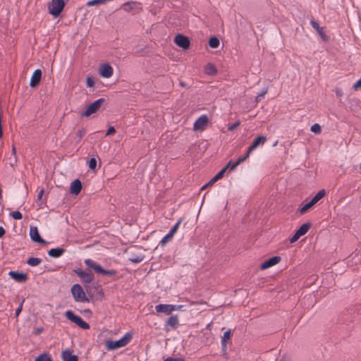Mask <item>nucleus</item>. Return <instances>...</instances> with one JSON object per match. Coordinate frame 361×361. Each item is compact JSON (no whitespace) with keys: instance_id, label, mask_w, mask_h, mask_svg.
<instances>
[{"instance_id":"c85d7f7f","label":"nucleus","mask_w":361,"mask_h":361,"mask_svg":"<svg viewBox=\"0 0 361 361\" xmlns=\"http://www.w3.org/2000/svg\"><path fill=\"white\" fill-rule=\"evenodd\" d=\"M231 161H230L228 164L226 165V167H224V169H222L216 175H215V177L216 178H217L218 180L221 178L222 176H224V173L226 172V169L228 168H231Z\"/></svg>"},{"instance_id":"f704fd0d","label":"nucleus","mask_w":361,"mask_h":361,"mask_svg":"<svg viewBox=\"0 0 361 361\" xmlns=\"http://www.w3.org/2000/svg\"><path fill=\"white\" fill-rule=\"evenodd\" d=\"M11 156L14 157V161H11L9 164L11 166H13L17 163V156H16V148L14 146H13V148H12Z\"/></svg>"},{"instance_id":"cd10ccee","label":"nucleus","mask_w":361,"mask_h":361,"mask_svg":"<svg viewBox=\"0 0 361 361\" xmlns=\"http://www.w3.org/2000/svg\"><path fill=\"white\" fill-rule=\"evenodd\" d=\"M231 337V330H228L224 332L223 337L221 338V344L227 343L228 341L230 340Z\"/></svg>"},{"instance_id":"1a4fd4ad","label":"nucleus","mask_w":361,"mask_h":361,"mask_svg":"<svg viewBox=\"0 0 361 361\" xmlns=\"http://www.w3.org/2000/svg\"><path fill=\"white\" fill-rule=\"evenodd\" d=\"M174 42L177 46L185 50L188 49L190 44L188 37L180 34L176 36Z\"/></svg>"},{"instance_id":"473e14b6","label":"nucleus","mask_w":361,"mask_h":361,"mask_svg":"<svg viewBox=\"0 0 361 361\" xmlns=\"http://www.w3.org/2000/svg\"><path fill=\"white\" fill-rule=\"evenodd\" d=\"M310 130L312 132L319 134L321 133V126L318 123H315L311 126Z\"/></svg>"},{"instance_id":"aec40b11","label":"nucleus","mask_w":361,"mask_h":361,"mask_svg":"<svg viewBox=\"0 0 361 361\" xmlns=\"http://www.w3.org/2000/svg\"><path fill=\"white\" fill-rule=\"evenodd\" d=\"M65 252V250L61 247L52 248L49 250L48 255L54 258L61 257Z\"/></svg>"},{"instance_id":"7c9ffc66","label":"nucleus","mask_w":361,"mask_h":361,"mask_svg":"<svg viewBox=\"0 0 361 361\" xmlns=\"http://www.w3.org/2000/svg\"><path fill=\"white\" fill-rule=\"evenodd\" d=\"M35 361H52L47 354H42L39 355Z\"/></svg>"},{"instance_id":"bf43d9fd","label":"nucleus","mask_w":361,"mask_h":361,"mask_svg":"<svg viewBox=\"0 0 361 361\" xmlns=\"http://www.w3.org/2000/svg\"><path fill=\"white\" fill-rule=\"evenodd\" d=\"M42 203H39V208H41V207H42Z\"/></svg>"},{"instance_id":"49530a36","label":"nucleus","mask_w":361,"mask_h":361,"mask_svg":"<svg viewBox=\"0 0 361 361\" xmlns=\"http://www.w3.org/2000/svg\"><path fill=\"white\" fill-rule=\"evenodd\" d=\"M142 259H143V257H135V258L130 259V260L132 262H134V263H139V262H142Z\"/></svg>"},{"instance_id":"dca6fc26","label":"nucleus","mask_w":361,"mask_h":361,"mask_svg":"<svg viewBox=\"0 0 361 361\" xmlns=\"http://www.w3.org/2000/svg\"><path fill=\"white\" fill-rule=\"evenodd\" d=\"M267 140V137L264 135L259 136L255 138L252 145L248 147L250 152H252L257 149L259 146L263 145Z\"/></svg>"},{"instance_id":"f257e3e1","label":"nucleus","mask_w":361,"mask_h":361,"mask_svg":"<svg viewBox=\"0 0 361 361\" xmlns=\"http://www.w3.org/2000/svg\"><path fill=\"white\" fill-rule=\"evenodd\" d=\"M131 338L132 335L130 333H127L118 341H108L105 343L106 348L108 350H114L124 347L128 344Z\"/></svg>"},{"instance_id":"e433bc0d","label":"nucleus","mask_w":361,"mask_h":361,"mask_svg":"<svg viewBox=\"0 0 361 361\" xmlns=\"http://www.w3.org/2000/svg\"><path fill=\"white\" fill-rule=\"evenodd\" d=\"M97 166V160L95 158H91L89 161V168L92 170H95Z\"/></svg>"},{"instance_id":"412c9836","label":"nucleus","mask_w":361,"mask_h":361,"mask_svg":"<svg viewBox=\"0 0 361 361\" xmlns=\"http://www.w3.org/2000/svg\"><path fill=\"white\" fill-rule=\"evenodd\" d=\"M178 317L177 315H173L169 318L166 325L170 326L171 329H176L178 326Z\"/></svg>"},{"instance_id":"c03bdc74","label":"nucleus","mask_w":361,"mask_h":361,"mask_svg":"<svg viewBox=\"0 0 361 361\" xmlns=\"http://www.w3.org/2000/svg\"><path fill=\"white\" fill-rule=\"evenodd\" d=\"M24 300L22 301V302L20 304L16 310V316L18 317L19 314L21 312L23 309V305Z\"/></svg>"},{"instance_id":"72a5a7b5","label":"nucleus","mask_w":361,"mask_h":361,"mask_svg":"<svg viewBox=\"0 0 361 361\" xmlns=\"http://www.w3.org/2000/svg\"><path fill=\"white\" fill-rule=\"evenodd\" d=\"M87 6L102 5V0H90L86 3Z\"/></svg>"},{"instance_id":"a18cd8bd","label":"nucleus","mask_w":361,"mask_h":361,"mask_svg":"<svg viewBox=\"0 0 361 361\" xmlns=\"http://www.w3.org/2000/svg\"><path fill=\"white\" fill-rule=\"evenodd\" d=\"M183 305H172L173 312L182 310Z\"/></svg>"},{"instance_id":"c756f323","label":"nucleus","mask_w":361,"mask_h":361,"mask_svg":"<svg viewBox=\"0 0 361 361\" xmlns=\"http://www.w3.org/2000/svg\"><path fill=\"white\" fill-rule=\"evenodd\" d=\"M173 234H172L171 232H169L168 234H166L163 238L162 240H161V244L162 245H165L166 243H167L169 241H170L172 238L173 237Z\"/></svg>"},{"instance_id":"8fccbe9b","label":"nucleus","mask_w":361,"mask_h":361,"mask_svg":"<svg viewBox=\"0 0 361 361\" xmlns=\"http://www.w3.org/2000/svg\"><path fill=\"white\" fill-rule=\"evenodd\" d=\"M44 189L40 190H39V192H38V195H37V200H38L39 202H40V201H41V200H42V196H43V195H44Z\"/></svg>"},{"instance_id":"13d9d810","label":"nucleus","mask_w":361,"mask_h":361,"mask_svg":"<svg viewBox=\"0 0 361 361\" xmlns=\"http://www.w3.org/2000/svg\"><path fill=\"white\" fill-rule=\"evenodd\" d=\"M212 180L214 181V183H215L216 180H218V179L216 178L215 176Z\"/></svg>"},{"instance_id":"4be33fe9","label":"nucleus","mask_w":361,"mask_h":361,"mask_svg":"<svg viewBox=\"0 0 361 361\" xmlns=\"http://www.w3.org/2000/svg\"><path fill=\"white\" fill-rule=\"evenodd\" d=\"M251 152H250V151H249V149H247V153L245 154V156H243V157H239V158L237 159V161H236L235 162H234V163H233V162L231 161V170L235 169L238 165H239L240 163L243 162V161H244L247 158H248V157H249V156H250V153H251Z\"/></svg>"},{"instance_id":"7ed1b4c3","label":"nucleus","mask_w":361,"mask_h":361,"mask_svg":"<svg viewBox=\"0 0 361 361\" xmlns=\"http://www.w3.org/2000/svg\"><path fill=\"white\" fill-rule=\"evenodd\" d=\"M84 262L87 267L92 268L94 271L102 275L113 276L116 274V271L113 269H104L98 263L91 259H86Z\"/></svg>"},{"instance_id":"ddd939ff","label":"nucleus","mask_w":361,"mask_h":361,"mask_svg":"<svg viewBox=\"0 0 361 361\" xmlns=\"http://www.w3.org/2000/svg\"><path fill=\"white\" fill-rule=\"evenodd\" d=\"M30 236L32 240L34 242L39 243H46L45 240L41 238L37 227H30Z\"/></svg>"},{"instance_id":"5701e85b","label":"nucleus","mask_w":361,"mask_h":361,"mask_svg":"<svg viewBox=\"0 0 361 361\" xmlns=\"http://www.w3.org/2000/svg\"><path fill=\"white\" fill-rule=\"evenodd\" d=\"M205 73L209 75H214L216 73L217 71L214 64L209 63L206 65L204 68Z\"/></svg>"},{"instance_id":"6e6d98bb","label":"nucleus","mask_w":361,"mask_h":361,"mask_svg":"<svg viewBox=\"0 0 361 361\" xmlns=\"http://www.w3.org/2000/svg\"><path fill=\"white\" fill-rule=\"evenodd\" d=\"M2 137V126H0V138Z\"/></svg>"},{"instance_id":"b1692460","label":"nucleus","mask_w":361,"mask_h":361,"mask_svg":"<svg viewBox=\"0 0 361 361\" xmlns=\"http://www.w3.org/2000/svg\"><path fill=\"white\" fill-rule=\"evenodd\" d=\"M310 227V225L309 224H304L296 231L295 233L300 237H301L307 233Z\"/></svg>"},{"instance_id":"58836bf2","label":"nucleus","mask_w":361,"mask_h":361,"mask_svg":"<svg viewBox=\"0 0 361 361\" xmlns=\"http://www.w3.org/2000/svg\"><path fill=\"white\" fill-rule=\"evenodd\" d=\"M181 224V219L178 220L176 224L173 226V228L171 229L169 232H171L172 234L175 235V233L177 232V230Z\"/></svg>"},{"instance_id":"393cba45","label":"nucleus","mask_w":361,"mask_h":361,"mask_svg":"<svg viewBox=\"0 0 361 361\" xmlns=\"http://www.w3.org/2000/svg\"><path fill=\"white\" fill-rule=\"evenodd\" d=\"M42 262V259L38 257H30L27 259V263L31 267H36Z\"/></svg>"},{"instance_id":"bb28decb","label":"nucleus","mask_w":361,"mask_h":361,"mask_svg":"<svg viewBox=\"0 0 361 361\" xmlns=\"http://www.w3.org/2000/svg\"><path fill=\"white\" fill-rule=\"evenodd\" d=\"M209 45L212 48H217L219 46V40L217 37H212L209 41Z\"/></svg>"},{"instance_id":"20e7f679","label":"nucleus","mask_w":361,"mask_h":361,"mask_svg":"<svg viewBox=\"0 0 361 361\" xmlns=\"http://www.w3.org/2000/svg\"><path fill=\"white\" fill-rule=\"evenodd\" d=\"M65 6L63 0H51L48 5L49 13L54 17H58Z\"/></svg>"},{"instance_id":"2eb2a0df","label":"nucleus","mask_w":361,"mask_h":361,"mask_svg":"<svg viewBox=\"0 0 361 361\" xmlns=\"http://www.w3.org/2000/svg\"><path fill=\"white\" fill-rule=\"evenodd\" d=\"M8 275L16 281L19 283H24L26 281L27 276L23 273H19L17 271H11Z\"/></svg>"},{"instance_id":"603ef678","label":"nucleus","mask_w":361,"mask_h":361,"mask_svg":"<svg viewBox=\"0 0 361 361\" xmlns=\"http://www.w3.org/2000/svg\"><path fill=\"white\" fill-rule=\"evenodd\" d=\"M214 181L212 180H211L207 184L203 185L201 188V190H204V188H206V187H207L208 185H211L212 184H214Z\"/></svg>"},{"instance_id":"864d4df0","label":"nucleus","mask_w":361,"mask_h":361,"mask_svg":"<svg viewBox=\"0 0 361 361\" xmlns=\"http://www.w3.org/2000/svg\"><path fill=\"white\" fill-rule=\"evenodd\" d=\"M5 234V230L3 227L0 226V238Z\"/></svg>"},{"instance_id":"c9c22d12","label":"nucleus","mask_w":361,"mask_h":361,"mask_svg":"<svg viewBox=\"0 0 361 361\" xmlns=\"http://www.w3.org/2000/svg\"><path fill=\"white\" fill-rule=\"evenodd\" d=\"M10 215L16 220H20L22 219V214L19 211H14L10 214Z\"/></svg>"},{"instance_id":"4468645a","label":"nucleus","mask_w":361,"mask_h":361,"mask_svg":"<svg viewBox=\"0 0 361 361\" xmlns=\"http://www.w3.org/2000/svg\"><path fill=\"white\" fill-rule=\"evenodd\" d=\"M42 78V71L39 69H37L32 73V75L30 79V86L31 87H35L39 83Z\"/></svg>"},{"instance_id":"0eeeda50","label":"nucleus","mask_w":361,"mask_h":361,"mask_svg":"<svg viewBox=\"0 0 361 361\" xmlns=\"http://www.w3.org/2000/svg\"><path fill=\"white\" fill-rule=\"evenodd\" d=\"M104 102L103 99H99L92 104H90L87 109L82 113L81 116L85 117H89L92 114L96 113L101 106V104Z\"/></svg>"},{"instance_id":"39448f33","label":"nucleus","mask_w":361,"mask_h":361,"mask_svg":"<svg viewBox=\"0 0 361 361\" xmlns=\"http://www.w3.org/2000/svg\"><path fill=\"white\" fill-rule=\"evenodd\" d=\"M65 315L68 319L72 322H74L82 329H90L89 324L85 322L80 317L75 315L71 310H67L65 313Z\"/></svg>"},{"instance_id":"6e6552de","label":"nucleus","mask_w":361,"mask_h":361,"mask_svg":"<svg viewBox=\"0 0 361 361\" xmlns=\"http://www.w3.org/2000/svg\"><path fill=\"white\" fill-rule=\"evenodd\" d=\"M75 272L85 283H90L94 279V275L90 270L83 271L80 269H78L75 270Z\"/></svg>"},{"instance_id":"37998d69","label":"nucleus","mask_w":361,"mask_h":361,"mask_svg":"<svg viewBox=\"0 0 361 361\" xmlns=\"http://www.w3.org/2000/svg\"><path fill=\"white\" fill-rule=\"evenodd\" d=\"M300 237L295 233V234L290 238V243H295Z\"/></svg>"},{"instance_id":"4d7b16f0","label":"nucleus","mask_w":361,"mask_h":361,"mask_svg":"<svg viewBox=\"0 0 361 361\" xmlns=\"http://www.w3.org/2000/svg\"><path fill=\"white\" fill-rule=\"evenodd\" d=\"M9 161H10V162H11V161H14V157H12V156H11V157L9 158Z\"/></svg>"},{"instance_id":"ea45409f","label":"nucleus","mask_w":361,"mask_h":361,"mask_svg":"<svg viewBox=\"0 0 361 361\" xmlns=\"http://www.w3.org/2000/svg\"><path fill=\"white\" fill-rule=\"evenodd\" d=\"M87 86L92 87L94 85V80L92 77H87L86 80Z\"/></svg>"},{"instance_id":"f3484780","label":"nucleus","mask_w":361,"mask_h":361,"mask_svg":"<svg viewBox=\"0 0 361 361\" xmlns=\"http://www.w3.org/2000/svg\"><path fill=\"white\" fill-rule=\"evenodd\" d=\"M157 312H162L166 314H170L173 312L172 305L159 304L155 306Z\"/></svg>"},{"instance_id":"423d86ee","label":"nucleus","mask_w":361,"mask_h":361,"mask_svg":"<svg viewBox=\"0 0 361 361\" xmlns=\"http://www.w3.org/2000/svg\"><path fill=\"white\" fill-rule=\"evenodd\" d=\"M325 190H321L319 191L312 199L307 203H306L303 207H302L300 209V214L305 213L307 210H309L312 207H313L317 202H319L321 199H322L325 195Z\"/></svg>"},{"instance_id":"09e8293b","label":"nucleus","mask_w":361,"mask_h":361,"mask_svg":"<svg viewBox=\"0 0 361 361\" xmlns=\"http://www.w3.org/2000/svg\"><path fill=\"white\" fill-rule=\"evenodd\" d=\"M164 361H184L183 358H173V357H167Z\"/></svg>"},{"instance_id":"4c0bfd02","label":"nucleus","mask_w":361,"mask_h":361,"mask_svg":"<svg viewBox=\"0 0 361 361\" xmlns=\"http://www.w3.org/2000/svg\"><path fill=\"white\" fill-rule=\"evenodd\" d=\"M267 90L265 89V90H262L260 93H259L257 94V96L256 97V102H259V101H261L264 98V97L267 94Z\"/></svg>"},{"instance_id":"a19ab883","label":"nucleus","mask_w":361,"mask_h":361,"mask_svg":"<svg viewBox=\"0 0 361 361\" xmlns=\"http://www.w3.org/2000/svg\"><path fill=\"white\" fill-rule=\"evenodd\" d=\"M86 133V130L85 128H81L78 130L76 135L80 139L82 138Z\"/></svg>"},{"instance_id":"2f4dec72","label":"nucleus","mask_w":361,"mask_h":361,"mask_svg":"<svg viewBox=\"0 0 361 361\" xmlns=\"http://www.w3.org/2000/svg\"><path fill=\"white\" fill-rule=\"evenodd\" d=\"M135 3H125L123 5V8L125 11H130V10L133 9L135 8Z\"/></svg>"},{"instance_id":"a211bd4d","label":"nucleus","mask_w":361,"mask_h":361,"mask_svg":"<svg viewBox=\"0 0 361 361\" xmlns=\"http://www.w3.org/2000/svg\"><path fill=\"white\" fill-rule=\"evenodd\" d=\"M81 189H82V184H81V182L78 179L74 180L71 183L70 190H71V192L72 194L75 195H78L80 193V192L81 191Z\"/></svg>"},{"instance_id":"9d476101","label":"nucleus","mask_w":361,"mask_h":361,"mask_svg":"<svg viewBox=\"0 0 361 361\" xmlns=\"http://www.w3.org/2000/svg\"><path fill=\"white\" fill-rule=\"evenodd\" d=\"M99 73L102 77L109 78L112 76L114 70L109 64L105 63L100 66Z\"/></svg>"},{"instance_id":"de8ad7c7","label":"nucleus","mask_w":361,"mask_h":361,"mask_svg":"<svg viewBox=\"0 0 361 361\" xmlns=\"http://www.w3.org/2000/svg\"><path fill=\"white\" fill-rule=\"evenodd\" d=\"M115 131H116L115 128L111 126V127L109 128V129L107 130V131L106 133V136L111 135V134L114 133Z\"/></svg>"},{"instance_id":"9b49d317","label":"nucleus","mask_w":361,"mask_h":361,"mask_svg":"<svg viewBox=\"0 0 361 361\" xmlns=\"http://www.w3.org/2000/svg\"><path fill=\"white\" fill-rule=\"evenodd\" d=\"M208 123V118L206 115L200 116L194 123L195 130H202Z\"/></svg>"},{"instance_id":"a878e982","label":"nucleus","mask_w":361,"mask_h":361,"mask_svg":"<svg viewBox=\"0 0 361 361\" xmlns=\"http://www.w3.org/2000/svg\"><path fill=\"white\" fill-rule=\"evenodd\" d=\"M310 24L312 26V27L315 29L320 35H323V29L319 26L317 22H316L314 20H312L310 21Z\"/></svg>"},{"instance_id":"5fc2aeb1","label":"nucleus","mask_w":361,"mask_h":361,"mask_svg":"<svg viewBox=\"0 0 361 361\" xmlns=\"http://www.w3.org/2000/svg\"><path fill=\"white\" fill-rule=\"evenodd\" d=\"M221 346H222V350H223V352H224V353H226V348H227L226 343L221 344Z\"/></svg>"},{"instance_id":"f03ea898","label":"nucleus","mask_w":361,"mask_h":361,"mask_svg":"<svg viewBox=\"0 0 361 361\" xmlns=\"http://www.w3.org/2000/svg\"><path fill=\"white\" fill-rule=\"evenodd\" d=\"M71 293L74 300L76 302H88L89 299L86 296L85 291L83 290L82 286L79 284H74L71 287Z\"/></svg>"},{"instance_id":"3c124183","label":"nucleus","mask_w":361,"mask_h":361,"mask_svg":"<svg viewBox=\"0 0 361 361\" xmlns=\"http://www.w3.org/2000/svg\"><path fill=\"white\" fill-rule=\"evenodd\" d=\"M239 124H240L239 122H236V123H233L232 126H228V129L229 130H233V129L237 128L239 126Z\"/></svg>"},{"instance_id":"6ab92c4d","label":"nucleus","mask_w":361,"mask_h":361,"mask_svg":"<svg viewBox=\"0 0 361 361\" xmlns=\"http://www.w3.org/2000/svg\"><path fill=\"white\" fill-rule=\"evenodd\" d=\"M62 359L63 361H78V357L72 355L69 350H66L62 352Z\"/></svg>"},{"instance_id":"79ce46f5","label":"nucleus","mask_w":361,"mask_h":361,"mask_svg":"<svg viewBox=\"0 0 361 361\" xmlns=\"http://www.w3.org/2000/svg\"><path fill=\"white\" fill-rule=\"evenodd\" d=\"M353 87L355 90L361 88V78L356 82L354 83Z\"/></svg>"},{"instance_id":"f8f14e48","label":"nucleus","mask_w":361,"mask_h":361,"mask_svg":"<svg viewBox=\"0 0 361 361\" xmlns=\"http://www.w3.org/2000/svg\"><path fill=\"white\" fill-rule=\"evenodd\" d=\"M281 260V257L279 256H275L269 258V259L264 261L261 265L260 268L262 270L267 269L269 267H271L276 264H277Z\"/></svg>"}]
</instances>
